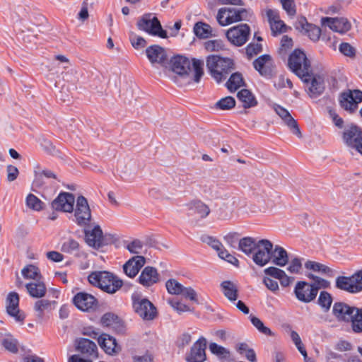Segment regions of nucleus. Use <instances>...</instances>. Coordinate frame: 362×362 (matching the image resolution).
<instances>
[{
	"mask_svg": "<svg viewBox=\"0 0 362 362\" xmlns=\"http://www.w3.org/2000/svg\"><path fill=\"white\" fill-rule=\"evenodd\" d=\"M235 105V100L231 96H227L219 100L215 105L218 109L223 110H230Z\"/></svg>",
	"mask_w": 362,
	"mask_h": 362,
	"instance_id": "obj_47",
	"label": "nucleus"
},
{
	"mask_svg": "<svg viewBox=\"0 0 362 362\" xmlns=\"http://www.w3.org/2000/svg\"><path fill=\"white\" fill-rule=\"evenodd\" d=\"M171 67L173 72L180 76H189L193 72L192 79L198 83L203 76V62L193 59L192 64L189 59L182 56L174 57L171 61Z\"/></svg>",
	"mask_w": 362,
	"mask_h": 362,
	"instance_id": "obj_1",
	"label": "nucleus"
},
{
	"mask_svg": "<svg viewBox=\"0 0 362 362\" xmlns=\"http://www.w3.org/2000/svg\"><path fill=\"white\" fill-rule=\"evenodd\" d=\"M39 142L41 147L47 153L53 154L56 151L55 147L53 146L52 143L48 139L42 137L39 139Z\"/></svg>",
	"mask_w": 362,
	"mask_h": 362,
	"instance_id": "obj_61",
	"label": "nucleus"
},
{
	"mask_svg": "<svg viewBox=\"0 0 362 362\" xmlns=\"http://www.w3.org/2000/svg\"><path fill=\"white\" fill-rule=\"evenodd\" d=\"M118 320V317L114 313H107L102 316L100 322L103 326L110 327L117 323Z\"/></svg>",
	"mask_w": 362,
	"mask_h": 362,
	"instance_id": "obj_58",
	"label": "nucleus"
},
{
	"mask_svg": "<svg viewBox=\"0 0 362 362\" xmlns=\"http://www.w3.org/2000/svg\"><path fill=\"white\" fill-rule=\"evenodd\" d=\"M265 274L279 279L283 287L288 286L294 280L293 277L288 276L286 272L277 267H269L264 270Z\"/></svg>",
	"mask_w": 362,
	"mask_h": 362,
	"instance_id": "obj_26",
	"label": "nucleus"
},
{
	"mask_svg": "<svg viewBox=\"0 0 362 362\" xmlns=\"http://www.w3.org/2000/svg\"><path fill=\"white\" fill-rule=\"evenodd\" d=\"M305 267L308 270L326 274L330 277L334 276V271L332 269L320 262L308 260L305 263Z\"/></svg>",
	"mask_w": 362,
	"mask_h": 362,
	"instance_id": "obj_37",
	"label": "nucleus"
},
{
	"mask_svg": "<svg viewBox=\"0 0 362 362\" xmlns=\"http://www.w3.org/2000/svg\"><path fill=\"white\" fill-rule=\"evenodd\" d=\"M73 302L76 308L84 312L94 310L97 306L95 298L87 293H78L74 298Z\"/></svg>",
	"mask_w": 362,
	"mask_h": 362,
	"instance_id": "obj_15",
	"label": "nucleus"
},
{
	"mask_svg": "<svg viewBox=\"0 0 362 362\" xmlns=\"http://www.w3.org/2000/svg\"><path fill=\"white\" fill-rule=\"evenodd\" d=\"M19 296L17 293H10L6 298L7 313L13 317L17 322H22L25 319V315L18 308Z\"/></svg>",
	"mask_w": 362,
	"mask_h": 362,
	"instance_id": "obj_16",
	"label": "nucleus"
},
{
	"mask_svg": "<svg viewBox=\"0 0 362 362\" xmlns=\"http://www.w3.org/2000/svg\"><path fill=\"white\" fill-rule=\"evenodd\" d=\"M129 38L132 46L135 49H144L147 45L146 40L143 37L136 35L134 32L129 33Z\"/></svg>",
	"mask_w": 362,
	"mask_h": 362,
	"instance_id": "obj_44",
	"label": "nucleus"
},
{
	"mask_svg": "<svg viewBox=\"0 0 362 362\" xmlns=\"http://www.w3.org/2000/svg\"><path fill=\"white\" fill-rule=\"evenodd\" d=\"M146 54L150 62L154 64L162 65L167 60L166 52L162 47L153 45L146 49Z\"/></svg>",
	"mask_w": 362,
	"mask_h": 362,
	"instance_id": "obj_20",
	"label": "nucleus"
},
{
	"mask_svg": "<svg viewBox=\"0 0 362 362\" xmlns=\"http://www.w3.org/2000/svg\"><path fill=\"white\" fill-rule=\"evenodd\" d=\"M288 66L302 81L308 79V74L312 70L310 62L305 54L300 49H295L289 56Z\"/></svg>",
	"mask_w": 362,
	"mask_h": 362,
	"instance_id": "obj_4",
	"label": "nucleus"
},
{
	"mask_svg": "<svg viewBox=\"0 0 362 362\" xmlns=\"http://www.w3.org/2000/svg\"><path fill=\"white\" fill-rule=\"evenodd\" d=\"M362 136L361 130L356 125L347 126L342 134L344 142L349 147L356 149L361 137Z\"/></svg>",
	"mask_w": 362,
	"mask_h": 362,
	"instance_id": "obj_18",
	"label": "nucleus"
},
{
	"mask_svg": "<svg viewBox=\"0 0 362 362\" xmlns=\"http://www.w3.org/2000/svg\"><path fill=\"white\" fill-rule=\"evenodd\" d=\"M204 47L209 52H214L222 49L223 45L222 41L218 40H213L206 42Z\"/></svg>",
	"mask_w": 362,
	"mask_h": 362,
	"instance_id": "obj_60",
	"label": "nucleus"
},
{
	"mask_svg": "<svg viewBox=\"0 0 362 362\" xmlns=\"http://www.w3.org/2000/svg\"><path fill=\"white\" fill-rule=\"evenodd\" d=\"M275 112L281 118L285 124L290 129L291 132L298 138L302 137L301 132L297 122L293 118L289 112L279 105H274Z\"/></svg>",
	"mask_w": 362,
	"mask_h": 362,
	"instance_id": "obj_14",
	"label": "nucleus"
},
{
	"mask_svg": "<svg viewBox=\"0 0 362 362\" xmlns=\"http://www.w3.org/2000/svg\"><path fill=\"white\" fill-rule=\"evenodd\" d=\"M336 287L340 290H343L351 293H357V289L355 287L352 276H341L337 277L336 279Z\"/></svg>",
	"mask_w": 362,
	"mask_h": 362,
	"instance_id": "obj_32",
	"label": "nucleus"
},
{
	"mask_svg": "<svg viewBox=\"0 0 362 362\" xmlns=\"http://www.w3.org/2000/svg\"><path fill=\"white\" fill-rule=\"evenodd\" d=\"M206 66L212 77L216 82L220 83L233 69V62L228 58L211 55L206 59Z\"/></svg>",
	"mask_w": 362,
	"mask_h": 362,
	"instance_id": "obj_3",
	"label": "nucleus"
},
{
	"mask_svg": "<svg viewBox=\"0 0 362 362\" xmlns=\"http://www.w3.org/2000/svg\"><path fill=\"white\" fill-rule=\"evenodd\" d=\"M216 20L220 25L226 26L231 24L230 14L228 12V8H221L218 10Z\"/></svg>",
	"mask_w": 362,
	"mask_h": 362,
	"instance_id": "obj_53",
	"label": "nucleus"
},
{
	"mask_svg": "<svg viewBox=\"0 0 362 362\" xmlns=\"http://www.w3.org/2000/svg\"><path fill=\"white\" fill-rule=\"evenodd\" d=\"M75 202L74 196L69 192H61L52 202V208L56 211L72 212Z\"/></svg>",
	"mask_w": 362,
	"mask_h": 362,
	"instance_id": "obj_12",
	"label": "nucleus"
},
{
	"mask_svg": "<svg viewBox=\"0 0 362 362\" xmlns=\"http://www.w3.org/2000/svg\"><path fill=\"white\" fill-rule=\"evenodd\" d=\"M230 20L232 23L247 20L251 15L250 10L245 8H228Z\"/></svg>",
	"mask_w": 362,
	"mask_h": 362,
	"instance_id": "obj_38",
	"label": "nucleus"
},
{
	"mask_svg": "<svg viewBox=\"0 0 362 362\" xmlns=\"http://www.w3.org/2000/svg\"><path fill=\"white\" fill-rule=\"evenodd\" d=\"M252 324L262 334L266 335H272L273 333L269 328L265 327L263 322L257 317L252 316L250 317Z\"/></svg>",
	"mask_w": 362,
	"mask_h": 362,
	"instance_id": "obj_55",
	"label": "nucleus"
},
{
	"mask_svg": "<svg viewBox=\"0 0 362 362\" xmlns=\"http://www.w3.org/2000/svg\"><path fill=\"white\" fill-rule=\"evenodd\" d=\"M240 354L244 356L250 362H256V354L253 349H250L245 343H241L238 346Z\"/></svg>",
	"mask_w": 362,
	"mask_h": 362,
	"instance_id": "obj_43",
	"label": "nucleus"
},
{
	"mask_svg": "<svg viewBox=\"0 0 362 362\" xmlns=\"http://www.w3.org/2000/svg\"><path fill=\"white\" fill-rule=\"evenodd\" d=\"M296 298L302 303H309L317 297V289L314 286L305 281H297L294 290Z\"/></svg>",
	"mask_w": 362,
	"mask_h": 362,
	"instance_id": "obj_8",
	"label": "nucleus"
},
{
	"mask_svg": "<svg viewBox=\"0 0 362 362\" xmlns=\"http://www.w3.org/2000/svg\"><path fill=\"white\" fill-rule=\"evenodd\" d=\"M253 66L262 76H269L273 71V60L270 55L263 54L253 62Z\"/></svg>",
	"mask_w": 362,
	"mask_h": 362,
	"instance_id": "obj_23",
	"label": "nucleus"
},
{
	"mask_svg": "<svg viewBox=\"0 0 362 362\" xmlns=\"http://www.w3.org/2000/svg\"><path fill=\"white\" fill-rule=\"evenodd\" d=\"M26 204L28 208L35 211H40L43 208V202L33 194L28 195L26 198Z\"/></svg>",
	"mask_w": 362,
	"mask_h": 362,
	"instance_id": "obj_49",
	"label": "nucleus"
},
{
	"mask_svg": "<svg viewBox=\"0 0 362 362\" xmlns=\"http://www.w3.org/2000/svg\"><path fill=\"white\" fill-rule=\"evenodd\" d=\"M339 102L342 108L353 112L357 109L358 104L362 102V91L354 90L343 93L340 96Z\"/></svg>",
	"mask_w": 362,
	"mask_h": 362,
	"instance_id": "obj_11",
	"label": "nucleus"
},
{
	"mask_svg": "<svg viewBox=\"0 0 362 362\" xmlns=\"http://www.w3.org/2000/svg\"><path fill=\"white\" fill-rule=\"evenodd\" d=\"M250 29L247 24H240L230 28L226 32V37L228 41L235 46H242L248 40Z\"/></svg>",
	"mask_w": 362,
	"mask_h": 362,
	"instance_id": "obj_9",
	"label": "nucleus"
},
{
	"mask_svg": "<svg viewBox=\"0 0 362 362\" xmlns=\"http://www.w3.org/2000/svg\"><path fill=\"white\" fill-rule=\"evenodd\" d=\"M194 33L199 38L206 39L213 35V29L207 23L197 22L194 26Z\"/></svg>",
	"mask_w": 362,
	"mask_h": 362,
	"instance_id": "obj_39",
	"label": "nucleus"
},
{
	"mask_svg": "<svg viewBox=\"0 0 362 362\" xmlns=\"http://www.w3.org/2000/svg\"><path fill=\"white\" fill-rule=\"evenodd\" d=\"M296 28L307 34L313 41L318 40L321 35L320 28L315 25L308 23L304 17L298 19L296 23Z\"/></svg>",
	"mask_w": 362,
	"mask_h": 362,
	"instance_id": "obj_25",
	"label": "nucleus"
},
{
	"mask_svg": "<svg viewBox=\"0 0 362 362\" xmlns=\"http://www.w3.org/2000/svg\"><path fill=\"white\" fill-rule=\"evenodd\" d=\"M308 277L310 279L314 281V283L312 284L314 287L317 289V293H318V290L320 288H327L330 286V283L329 281L322 279L320 276H315L314 274H310L308 275Z\"/></svg>",
	"mask_w": 362,
	"mask_h": 362,
	"instance_id": "obj_52",
	"label": "nucleus"
},
{
	"mask_svg": "<svg viewBox=\"0 0 362 362\" xmlns=\"http://www.w3.org/2000/svg\"><path fill=\"white\" fill-rule=\"evenodd\" d=\"M132 298L134 312L143 320L151 321L157 317V309L148 299L138 295H133Z\"/></svg>",
	"mask_w": 362,
	"mask_h": 362,
	"instance_id": "obj_5",
	"label": "nucleus"
},
{
	"mask_svg": "<svg viewBox=\"0 0 362 362\" xmlns=\"http://www.w3.org/2000/svg\"><path fill=\"white\" fill-rule=\"evenodd\" d=\"M2 346L12 353L18 351L17 341L11 336L5 337L1 341Z\"/></svg>",
	"mask_w": 362,
	"mask_h": 362,
	"instance_id": "obj_56",
	"label": "nucleus"
},
{
	"mask_svg": "<svg viewBox=\"0 0 362 362\" xmlns=\"http://www.w3.org/2000/svg\"><path fill=\"white\" fill-rule=\"evenodd\" d=\"M221 288L224 296L230 300L235 301L238 298V286L233 281H223L221 284Z\"/></svg>",
	"mask_w": 362,
	"mask_h": 362,
	"instance_id": "obj_33",
	"label": "nucleus"
},
{
	"mask_svg": "<svg viewBox=\"0 0 362 362\" xmlns=\"http://www.w3.org/2000/svg\"><path fill=\"white\" fill-rule=\"evenodd\" d=\"M168 303L179 314H181L185 312L192 311V309H191L189 306L174 298H169L168 300Z\"/></svg>",
	"mask_w": 362,
	"mask_h": 362,
	"instance_id": "obj_50",
	"label": "nucleus"
},
{
	"mask_svg": "<svg viewBox=\"0 0 362 362\" xmlns=\"http://www.w3.org/2000/svg\"><path fill=\"white\" fill-rule=\"evenodd\" d=\"M159 274L157 269L153 267H146L141 272L138 282L144 287L148 288L158 283Z\"/></svg>",
	"mask_w": 362,
	"mask_h": 362,
	"instance_id": "obj_21",
	"label": "nucleus"
},
{
	"mask_svg": "<svg viewBox=\"0 0 362 362\" xmlns=\"http://www.w3.org/2000/svg\"><path fill=\"white\" fill-rule=\"evenodd\" d=\"M98 341L104 351L109 355L116 354L121 350V347L117 343L115 338L107 334H102L98 337Z\"/></svg>",
	"mask_w": 362,
	"mask_h": 362,
	"instance_id": "obj_24",
	"label": "nucleus"
},
{
	"mask_svg": "<svg viewBox=\"0 0 362 362\" xmlns=\"http://www.w3.org/2000/svg\"><path fill=\"white\" fill-rule=\"evenodd\" d=\"M308 79L303 81L304 83H310L308 87V93L310 98H315L321 95L325 90L324 78L318 74H314L312 70L308 74Z\"/></svg>",
	"mask_w": 362,
	"mask_h": 362,
	"instance_id": "obj_13",
	"label": "nucleus"
},
{
	"mask_svg": "<svg viewBox=\"0 0 362 362\" xmlns=\"http://www.w3.org/2000/svg\"><path fill=\"white\" fill-rule=\"evenodd\" d=\"M350 320L351 321L352 329L355 332H362V309H354V313L351 315Z\"/></svg>",
	"mask_w": 362,
	"mask_h": 362,
	"instance_id": "obj_42",
	"label": "nucleus"
},
{
	"mask_svg": "<svg viewBox=\"0 0 362 362\" xmlns=\"http://www.w3.org/2000/svg\"><path fill=\"white\" fill-rule=\"evenodd\" d=\"M76 350L90 357H97V346L90 339L81 338L76 341Z\"/></svg>",
	"mask_w": 362,
	"mask_h": 362,
	"instance_id": "obj_27",
	"label": "nucleus"
},
{
	"mask_svg": "<svg viewBox=\"0 0 362 362\" xmlns=\"http://www.w3.org/2000/svg\"><path fill=\"white\" fill-rule=\"evenodd\" d=\"M209 349L211 353L221 358H227L229 355V351L226 349L216 343H211L209 344Z\"/></svg>",
	"mask_w": 362,
	"mask_h": 362,
	"instance_id": "obj_57",
	"label": "nucleus"
},
{
	"mask_svg": "<svg viewBox=\"0 0 362 362\" xmlns=\"http://www.w3.org/2000/svg\"><path fill=\"white\" fill-rule=\"evenodd\" d=\"M322 23L323 25L328 26L333 31L344 33L351 29V23L345 18H322Z\"/></svg>",
	"mask_w": 362,
	"mask_h": 362,
	"instance_id": "obj_19",
	"label": "nucleus"
},
{
	"mask_svg": "<svg viewBox=\"0 0 362 362\" xmlns=\"http://www.w3.org/2000/svg\"><path fill=\"white\" fill-rule=\"evenodd\" d=\"M318 304L327 312L329 310L332 303V298L330 293L327 291H322L318 298Z\"/></svg>",
	"mask_w": 362,
	"mask_h": 362,
	"instance_id": "obj_46",
	"label": "nucleus"
},
{
	"mask_svg": "<svg viewBox=\"0 0 362 362\" xmlns=\"http://www.w3.org/2000/svg\"><path fill=\"white\" fill-rule=\"evenodd\" d=\"M272 255V262L279 267H284L288 263V252L284 247L279 245L273 247Z\"/></svg>",
	"mask_w": 362,
	"mask_h": 362,
	"instance_id": "obj_30",
	"label": "nucleus"
},
{
	"mask_svg": "<svg viewBox=\"0 0 362 362\" xmlns=\"http://www.w3.org/2000/svg\"><path fill=\"white\" fill-rule=\"evenodd\" d=\"M139 30L144 31L149 35L167 38V32L162 28L160 22L157 17L151 13H146L141 16L136 23Z\"/></svg>",
	"mask_w": 362,
	"mask_h": 362,
	"instance_id": "obj_6",
	"label": "nucleus"
},
{
	"mask_svg": "<svg viewBox=\"0 0 362 362\" xmlns=\"http://www.w3.org/2000/svg\"><path fill=\"white\" fill-rule=\"evenodd\" d=\"M146 263V259L143 256H134L129 259L124 265V274L130 278H134Z\"/></svg>",
	"mask_w": 362,
	"mask_h": 362,
	"instance_id": "obj_22",
	"label": "nucleus"
},
{
	"mask_svg": "<svg viewBox=\"0 0 362 362\" xmlns=\"http://www.w3.org/2000/svg\"><path fill=\"white\" fill-rule=\"evenodd\" d=\"M258 244L255 238L252 237H245L240 240L238 248L246 255H253Z\"/></svg>",
	"mask_w": 362,
	"mask_h": 362,
	"instance_id": "obj_34",
	"label": "nucleus"
},
{
	"mask_svg": "<svg viewBox=\"0 0 362 362\" xmlns=\"http://www.w3.org/2000/svg\"><path fill=\"white\" fill-rule=\"evenodd\" d=\"M86 243L91 247H100L103 245V231L99 226L86 232Z\"/></svg>",
	"mask_w": 362,
	"mask_h": 362,
	"instance_id": "obj_29",
	"label": "nucleus"
},
{
	"mask_svg": "<svg viewBox=\"0 0 362 362\" xmlns=\"http://www.w3.org/2000/svg\"><path fill=\"white\" fill-rule=\"evenodd\" d=\"M185 206L189 210H194L195 212L202 218H206L210 214V209L200 200H193L186 204Z\"/></svg>",
	"mask_w": 362,
	"mask_h": 362,
	"instance_id": "obj_35",
	"label": "nucleus"
},
{
	"mask_svg": "<svg viewBox=\"0 0 362 362\" xmlns=\"http://www.w3.org/2000/svg\"><path fill=\"white\" fill-rule=\"evenodd\" d=\"M206 339L199 338L191 348L190 353L186 357V361L187 362H204L206 360Z\"/></svg>",
	"mask_w": 362,
	"mask_h": 362,
	"instance_id": "obj_17",
	"label": "nucleus"
},
{
	"mask_svg": "<svg viewBox=\"0 0 362 362\" xmlns=\"http://www.w3.org/2000/svg\"><path fill=\"white\" fill-rule=\"evenodd\" d=\"M88 280L91 285L99 287L108 293H115L123 284L122 280L106 271L93 272L89 274Z\"/></svg>",
	"mask_w": 362,
	"mask_h": 362,
	"instance_id": "obj_2",
	"label": "nucleus"
},
{
	"mask_svg": "<svg viewBox=\"0 0 362 362\" xmlns=\"http://www.w3.org/2000/svg\"><path fill=\"white\" fill-rule=\"evenodd\" d=\"M269 25L272 33L274 35L286 33L288 28L287 25L284 23V21H282L281 19L274 23H271V24Z\"/></svg>",
	"mask_w": 362,
	"mask_h": 362,
	"instance_id": "obj_54",
	"label": "nucleus"
},
{
	"mask_svg": "<svg viewBox=\"0 0 362 362\" xmlns=\"http://www.w3.org/2000/svg\"><path fill=\"white\" fill-rule=\"evenodd\" d=\"M28 292L33 298H41L45 295L46 286L42 281H31L25 286Z\"/></svg>",
	"mask_w": 362,
	"mask_h": 362,
	"instance_id": "obj_31",
	"label": "nucleus"
},
{
	"mask_svg": "<svg viewBox=\"0 0 362 362\" xmlns=\"http://www.w3.org/2000/svg\"><path fill=\"white\" fill-rule=\"evenodd\" d=\"M339 51L345 56L349 57L355 55V49L347 42H343L339 45Z\"/></svg>",
	"mask_w": 362,
	"mask_h": 362,
	"instance_id": "obj_62",
	"label": "nucleus"
},
{
	"mask_svg": "<svg viewBox=\"0 0 362 362\" xmlns=\"http://www.w3.org/2000/svg\"><path fill=\"white\" fill-rule=\"evenodd\" d=\"M76 222L79 226H86L91 219V212L87 199L79 196L76 200L74 212Z\"/></svg>",
	"mask_w": 362,
	"mask_h": 362,
	"instance_id": "obj_10",
	"label": "nucleus"
},
{
	"mask_svg": "<svg viewBox=\"0 0 362 362\" xmlns=\"http://www.w3.org/2000/svg\"><path fill=\"white\" fill-rule=\"evenodd\" d=\"M143 247L142 243L139 240H134L127 245V248L131 252L134 254H139L141 252Z\"/></svg>",
	"mask_w": 362,
	"mask_h": 362,
	"instance_id": "obj_63",
	"label": "nucleus"
},
{
	"mask_svg": "<svg viewBox=\"0 0 362 362\" xmlns=\"http://www.w3.org/2000/svg\"><path fill=\"white\" fill-rule=\"evenodd\" d=\"M287 264L288 265L286 269L290 274H298L301 272L303 268L301 259L295 257L291 261L288 260V263Z\"/></svg>",
	"mask_w": 362,
	"mask_h": 362,
	"instance_id": "obj_48",
	"label": "nucleus"
},
{
	"mask_svg": "<svg viewBox=\"0 0 362 362\" xmlns=\"http://www.w3.org/2000/svg\"><path fill=\"white\" fill-rule=\"evenodd\" d=\"M21 273L24 278L32 279L33 281H40L42 279L39 269L32 264L23 268Z\"/></svg>",
	"mask_w": 362,
	"mask_h": 362,
	"instance_id": "obj_41",
	"label": "nucleus"
},
{
	"mask_svg": "<svg viewBox=\"0 0 362 362\" xmlns=\"http://www.w3.org/2000/svg\"><path fill=\"white\" fill-rule=\"evenodd\" d=\"M357 293L362 291V269L352 275Z\"/></svg>",
	"mask_w": 362,
	"mask_h": 362,
	"instance_id": "obj_64",
	"label": "nucleus"
},
{
	"mask_svg": "<svg viewBox=\"0 0 362 362\" xmlns=\"http://www.w3.org/2000/svg\"><path fill=\"white\" fill-rule=\"evenodd\" d=\"M355 308L349 307L344 303L334 304L332 313L339 320L349 321L354 313Z\"/></svg>",
	"mask_w": 362,
	"mask_h": 362,
	"instance_id": "obj_28",
	"label": "nucleus"
},
{
	"mask_svg": "<svg viewBox=\"0 0 362 362\" xmlns=\"http://www.w3.org/2000/svg\"><path fill=\"white\" fill-rule=\"evenodd\" d=\"M245 84L241 74L236 72L233 74L226 83L227 88L230 92H235Z\"/></svg>",
	"mask_w": 362,
	"mask_h": 362,
	"instance_id": "obj_40",
	"label": "nucleus"
},
{
	"mask_svg": "<svg viewBox=\"0 0 362 362\" xmlns=\"http://www.w3.org/2000/svg\"><path fill=\"white\" fill-rule=\"evenodd\" d=\"M184 286L174 279L168 280L165 283V287L168 292L172 295H180Z\"/></svg>",
	"mask_w": 362,
	"mask_h": 362,
	"instance_id": "obj_45",
	"label": "nucleus"
},
{
	"mask_svg": "<svg viewBox=\"0 0 362 362\" xmlns=\"http://www.w3.org/2000/svg\"><path fill=\"white\" fill-rule=\"evenodd\" d=\"M180 295H182L185 298L190 300L192 302L196 303H199L197 298V293L194 288L192 287H182V293Z\"/></svg>",
	"mask_w": 362,
	"mask_h": 362,
	"instance_id": "obj_59",
	"label": "nucleus"
},
{
	"mask_svg": "<svg viewBox=\"0 0 362 362\" xmlns=\"http://www.w3.org/2000/svg\"><path fill=\"white\" fill-rule=\"evenodd\" d=\"M51 305V302L48 300H40L35 302L34 309L37 313V316L42 319L44 315V312L47 310Z\"/></svg>",
	"mask_w": 362,
	"mask_h": 362,
	"instance_id": "obj_51",
	"label": "nucleus"
},
{
	"mask_svg": "<svg viewBox=\"0 0 362 362\" xmlns=\"http://www.w3.org/2000/svg\"><path fill=\"white\" fill-rule=\"evenodd\" d=\"M237 97L243 103L244 108L252 107L257 105L255 95L247 89L240 90L237 94Z\"/></svg>",
	"mask_w": 362,
	"mask_h": 362,
	"instance_id": "obj_36",
	"label": "nucleus"
},
{
	"mask_svg": "<svg viewBox=\"0 0 362 362\" xmlns=\"http://www.w3.org/2000/svg\"><path fill=\"white\" fill-rule=\"evenodd\" d=\"M272 248L273 244L270 240L267 239L258 240V244L252 256L254 262L259 267L267 264L272 259Z\"/></svg>",
	"mask_w": 362,
	"mask_h": 362,
	"instance_id": "obj_7",
	"label": "nucleus"
}]
</instances>
